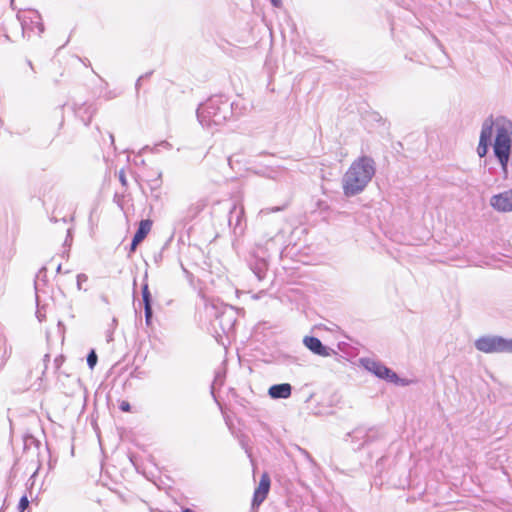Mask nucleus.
Returning <instances> with one entry per match:
<instances>
[{
	"label": "nucleus",
	"instance_id": "23",
	"mask_svg": "<svg viewBox=\"0 0 512 512\" xmlns=\"http://www.w3.org/2000/svg\"><path fill=\"white\" fill-rule=\"evenodd\" d=\"M120 410L123 412H130L131 405L127 401H122L119 406Z\"/></svg>",
	"mask_w": 512,
	"mask_h": 512
},
{
	"label": "nucleus",
	"instance_id": "20",
	"mask_svg": "<svg viewBox=\"0 0 512 512\" xmlns=\"http://www.w3.org/2000/svg\"><path fill=\"white\" fill-rule=\"evenodd\" d=\"M371 433H373L372 429L369 430L368 432H365V433H364V431H362L360 429H357V430L354 431V435H355L356 438H358L360 436L362 437V434H364L363 437H365V441H364L365 443H367V442L372 440L373 436L371 435Z\"/></svg>",
	"mask_w": 512,
	"mask_h": 512
},
{
	"label": "nucleus",
	"instance_id": "16",
	"mask_svg": "<svg viewBox=\"0 0 512 512\" xmlns=\"http://www.w3.org/2000/svg\"><path fill=\"white\" fill-rule=\"evenodd\" d=\"M152 222L150 220H141L133 239L134 242H142L151 230Z\"/></svg>",
	"mask_w": 512,
	"mask_h": 512
},
{
	"label": "nucleus",
	"instance_id": "9",
	"mask_svg": "<svg viewBox=\"0 0 512 512\" xmlns=\"http://www.w3.org/2000/svg\"><path fill=\"white\" fill-rule=\"evenodd\" d=\"M252 258L250 262V268L258 278V280L264 279L266 275V271L268 269V258L269 256L262 254L258 250H255L252 253Z\"/></svg>",
	"mask_w": 512,
	"mask_h": 512
},
{
	"label": "nucleus",
	"instance_id": "26",
	"mask_svg": "<svg viewBox=\"0 0 512 512\" xmlns=\"http://www.w3.org/2000/svg\"><path fill=\"white\" fill-rule=\"evenodd\" d=\"M36 317L40 322H42L45 319V314L38 308L36 311Z\"/></svg>",
	"mask_w": 512,
	"mask_h": 512
},
{
	"label": "nucleus",
	"instance_id": "7",
	"mask_svg": "<svg viewBox=\"0 0 512 512\" xmlns=\"http://www.w3.org/2000/svg\"><path fill=\"white\" fill-rule=\"evenodd\" d=\"M492 125H494V117L489 116L484 120L481 127L477 154L480 158L487 155L489 147L492 146Z\"/></svg>",
	"mask_w": 512,
	"mask_h": 512
},
{
	"label": "nucleus",
	"instance_id": "33",
	"mask_svg": "<svg viewBox=\"0 0 512 512\" xmlns=\"http://www.w3.org/2000/svg\"><path fill=\"white\" fill-rule=\"evenodd\" d=\"M204 207V204H199L197 205V211H199L200 209H202Z\"/></svg>",
	"mask_w": 512,
	"mask_h": 512
},
{
	"label": "nucleus",
	"instance_id": "22",
	"mask_svg": "<svg viewBox=\"0 0 512 512\" xmlns=\"http://www.w3.org/2000/svg\"><path fill=\"white\" fill-rule=\"evenodd\" d=\"M87 280H88L87 275L82 274V273L77 275V288H78V290L82 289L81 285L83 284V282H85Z\"/></svg>",
	"mask_w": 512,
	"mask_h": 512
},
{
	"label": "nucleus",
	"instance_id": "27",
	"mask_svg": "<svg viewBox=\"0 0 512 512\" xmlns=\"http://www.w3.org/2000/svg\"><path fill=\"white\" fill-rule=\"evenodd\" d=\"M139 244L140 242H134V239H132V242L130 244V252H134Z\"/></svg>",
	"mask_w": 512,
	"mask_h": 512
},
{
	"label": "nucleus",
	"instance_id": "18",
	"mask_svg": "<svg viewBox=\"0 0 512 512\" xmlns=\"http://www.w3.org/2000/svg\"><path fill=\"white\" fill-rule=\"evenodd\" d=\"M45 277H46V268L43 267L39 270L37 276H36V280H35V291H36V298L38 299V291H39V281H44L45 282Z\"/></svg>",
	"mask_w": 512,
	"mask_h": 512
},
{
	"label": "nucleus",
	"instance_id": "37",
	"mask_svg": "<svg viewBox=\"0 0 512 512\" xmlns=\"http://www.w3.org/2000/svg\"><path fill=\"white\" fill-rule=\"evenodd\" d=\"M161 177V172L158 174V178L155 181H158Z\"/></svg>",
	"mask_w": 512,
	"mask_h": 512
},
{
	"label": "nucleus",
	"instance_id": "14",
	"mask_svg": "<svg viewBox=\"0 0 512 512\" xmlns=\"http://www.w3.org/2000/svg\"><path fill=\"white\" fill-rule=\"evenodd\" d=\"M142 300L144 304L145 323L150 326L152 323L153 310H152V295L149 291L148 283L145 282L142 286Z\"/></svg>",
	"mask_w": 512,
	"mask_h": 512
},
{
	"label": "nucleus",
	"instance_id": "5",
	"mask_svg": "<svg viewBox=\"0 0 512 512\" xmlns=\"http://www.w3.org/2000/svg\"><path fill=\"white\" fill-rule=\"evenodd\" d=\"M475 348L486 354L512 353V339L498 335H484L474 342Z\"/></svg>",
	"mask_w": 512,
	"mask_h": 512
},
{
	"label": "nucleus",
	"instance_id": "3",
	"mask_svg": "<svg viewBox=\"0 0 512 512\" xmlns=\"http://www.w3.org/2000/svg\"><path fill=\"white\" fill-rule=\"evenodd\" d=\"M237 105L223 95H214L197 109V118L203 127L211 128L224 124L236 115Z\"/></svg>",
	"mask_w": 512,
	"mask_h": 512
},
{
	"label": "nucleus",
	"instance_id": "12",
	"mask_svg": "<svg viewBox=\"0 0 512 512\" xmlns=\"http://www.w3.org/2000/svg\"><path fill=\"white\" fill-rule=\"evenodd\" d=\"M270 478L267 474H263L257 489L254 492L252 506H260L266 499L270 489Z\"/></svg>",
	"mask_w": 512,
	"mask_h": 512
},
{
	"label": "nucleus",
	"instance_id": "28",
	"mask_svg": "<svg viewBox=\"0 0 512 512\" xmlns=\"http://www.w3.org/2000/svg\"><path fill=\"white\" fill-rule=\"evenodd\" d=\"M271 1V4L276 7V8H279L281 7L282 5V0H270Z\"/></svg>",
	"mask_w": 512,
	"mask_h": 512
},
{
	"label": "nucleus",
	"instance_id": "31",
	"mask_svg": "<svg viewBox=\"0 0 512 512\" xmlns=\"http://www.w3.org/2000/svg\"><path fill=\"white\" fill-rule=\"evenodd\" d=\"M43 361H44V363H45V364H46V362H48V361H49V355H48V354H46V355L44 356Z\"/></svg>",
	"mask_w": 512,
	"mask_h": 512
},
{
	"label": "nucleus",
	"instance_id": "11",
	"mask_svg": "<svg viewBox=\"0 0 512 512\" xmlns=\"http://www.w3.org/2000/svg\"><path fill=\"white\" fill-rule=\"evenodd\" d=\"M490 205L497 211H512V190H507L492 196Z\"/></svg>",
	"mask_w": 512,
	"mask_h": 512
},
{
	"label": "nucleus",
	"instance_id": "10",
	"mask_svg": "<svg viewBox=\"0 0 512 512\" xmlns=\"http://www.w3.org/2000/svg\"><path fill=\"white\" fill-rule=\"evenodd\" d=\"M303 343L312 353L322 357H329L336 353L334 349L323 345L320 339L314 336H305Z\"/></svg>",
	"mask_w": 512,
	"mask_h": 512
},
{
	"label": "nucleus",
	"instance_id": "24",
	"mask_svg": "<svg viewBox=\"0 0 512 512\" xmlns=\"http://www.w3.org/2000/svg\"><path fill=\"white\" fill-rule=\"evenodd\" d=\"M150 75V73H146L145 75H142L140 76L137 81H136V84H135V88H136V93L138 94L139 93V88L141 86V80L144 78V77H148Z\"/></svg>",
	"mask_w": 512,
	"mask_h": 512
},
{
	"label": "nucleus",
	"instance_id": "13",
	"mask_svg": "<svg viewBox=\"0 0 512 512\" xmlns=\"http://www.w3.org/2000/svg\"><path fill=\"white\" fill-rule=\"evenodd\" d=\"M244 219V208L237 207L234 205L229 213L228 223L229 226L233 228L235 234H242L244 231V227L242 226V221Z\"/></svg>",
	"mask_w": 512,
	"mask_h": 512
},
{
	"label": "nucleus",
	"instance_id": "30",
	"mask_svg": "<svg viewBox=\"0 0 512 512\" xmlns=\"http://www.w3.org/2000/svg\"><path fill=\"white\" fill-rule=\"evenodd\" d=\"M13 477H14V468H12L11 471H10L9 480L12 481Z\"/></svg>",
	"mask_w": 512,
	"mask_h": 512
},
{
	"label": "nucleus",
	"instance_id": "2",
	"mask_svg": "<svg viewBox=\"0 0 512 512\" xmlns=\"http://www.w3.org/2000/svg\"><path fill=\"white\" fill-rule=\"evenodd\" d=\"M494 134L493 155L506 179L509 175V166H512V122L503 116L494 118L492 136Z\"/></svg>",
	"mask_w": 512,
	"mask_h": 512
},
{
	"label": "nucleus",
	"instance_id": "17",
	"mask_svg": "<svg viewBox=\"0 0 512 512\" xmlns=\"http://www.w3.org/2000/svg\"><path fill=\"white\" fill-rule=\"evenodd\" d=\"M281 208L280 207H273V208H265V209H262L260 210L259 212V215H258V219L259 221L263 224V225H267L269 224L271 221L269 219V215L270 213L272 212H276V211H280Z\"/></svg>",
	"mask_w": 512,
	"mask_h": 512
},
{
	"label": "nucleus",
	"instance_id": "32",
	"mask_svg": "<svg viewBox=\"0 0 512 512\" xmlns=\"http://www.w3.org/2000/svg\"><path fill=\"white\" fill-rule=\"evenodd\" d=\"M61 268H62V265H61V264H58L56 271H57L58 273H60V272H61Z\"/></svg>",
	"mask_w": 512,
	"mask_h": 512
},
{
	"label": "nucleus",
	"instance_id": "15",
	"mask_svg": "<svg viewBox=\"0 0 512 512\" xmlns=\"http://www.w3.org/2000/svg\"><path fill=\"white\" fill-rule=\"evenodd\" d=\"M291 393L292 386L289 383L274 384L268 389V395L272 399H287Z\"/></svg>",
	"mask_w": 512,
	"mask_h": 512
},
{
	"label": "nucleus",
	"instance_id": "36",
	"mask_svg": "<svg viewBox=\"0 0 512 512\" xmlns=\"http://www.w3.org/2000/svg\"><path fill=\"white\" fill-rule=\"evenodd\" d=\"M304 453H305V455H306V457H307L308 459H311V457H310L309 453H307L306 451H304Z\"/></svg>",
	"mask_w": 512,
	"mask_h": 512
},
{
	"label": "nucleus",
	"instance_id": "21",
	"mask_svg": "<svg viewBox=\"0 0 512 512\" xmlns=\"http://www.w3.org/2000/svg\"><path fill=\"white\" fill-rule=\"evenodd\" d=\"M29 506V500L26 495H23L20 498L19 504H18V510L19 512H24Z\"/></svg>",
	"mask_w": 512,
	"mask_h": 512
},
{
	"label": "nucleus",
	"instance_id": "19",
	"mask_svg": "<svg viewBox=\"0 0 512 512\" xmlns=\"http://www.w3.org/2000/svg\"><path fill=\"white\" fill-rule=\"evenodd\" d=\"M98 361L97 354L94 350H91L87 355V365L90 369H93Z\"/></svg>",
	"mask_w": 512,
	"mask_h": 512
},
{
	"label": "nucleus",
	"instance_id": "4",
	"mask_svg": "<svg viewBox=\"0 0 512 512\" xmlns=\"http://www.w3.org/2000/svg\"><path fill=\"white\" fill-rule=\"evenodd\" d=\"M274 226L271 231H262L261 236L256 242V250L270 257L272 253L281 250L282 246V227L279 221H272Z\"/></svg>",
	"mask_w": 512,
	"mask_h": 512
},
{
	"label": "nucleus",
	"instance_id": "35",
	"mask_svg": "<svg viewBox=\"0 0 512 512\" xmlns=\"http://www.w3.org/2000/svg\"><path fill=\"white\" fill-rule=\"evenodd\" d=\"M67 233H68L67 237H70V229L67 230ZM67 241H68V238H66V242Z\"/></svg>",
	"mask_w": 512,
	"mask_h": 512
},
{
	"label": "nucleus",
	"instance_id": "34",
	"mask_svg": "<svg viewBox=\"0 0 512 512\" xmlns=\"http://www.w3.org/2000/svg\"><path fill=\"white\" fill-rule=\"evenodd\" d=\"M183 512H194V511H193L192 509H190V508H185V509L183 510Z\"/></svg>",
	"mask_w": 512,
	"mask_h": 512
},
{
	"label": "nucleus",
	"instance_id": "8",
	"mask_svg": "<svg viewBox=\"0 0 512 512\" xmlns=\"http://www.w3.org/2000/svg\"><path fill=\"white\" fill-rule=\"evenodd\" d=\"M22 35L30 38L31 32H36L41 35L44 31V25L41 22V17L37 12H32L29 18V22L26 19L20 21Z\"/></svg>",
	"mask_w": 512,
	"mask_h": 512
},
{
	"label": "nucleus",
	"instance_id": "1",
	"mask_svg": "<svg viewBox=\"0 0 512 512\" xmlns=\"http://www.w3.org/2000/svg\"><path fill=\"white\" fill-rule=\"evenodd\" d=\"M376 173V163L370 156L355 159L342 177L343 194L353 197L365 190Z\"/></svg>",
	"mask_w": 512,
	"mask_h": 512
},
{
	"label": "nucleus",
	"instance_id": "29",
	"mask_svg": "<svg viewBox=\"0 0 512 512\" xmlns=\"http://www.w3.org/2000/svg\"><path fill=\"white\" fill-rule=\"evenodd\" d=\"M109 138H110V141H111V145H114V136L112 133H109Z\"/></svg>",
	"mask_w": 512,
	"mask_h": 512
},
{
	"label": "nucleus",
	"instance_id": "6",
	"mask_svg": "<svg viewBox=\"0 0 512 512\" xmlns=\"http://www.w3.org/2000/svg\"><path fill=\"white\" fill-rule=\"evenodd\" d=\"M362 366L376 377L384 379L388 382L397 384L400 381L399 376L390 368L379 361L371 358H362L360 360Z\"/></svg>",
	"mask_w": 512,
	"mask_h": 512
},
{
	"label": "nucleus",
	"instance_id": "25",
	"mask_svg": "<svg viewBox=\"0 0 512 512\" xmlns=\"http://www.w3.org/2000/svg\"><path fill=\"white\" fill-rule=\"evenodd\" d=\"M119 181L121 182V184L123 186H126L127 185V179H126V175H125V172L124 170H121L119 172Z\"/></svg>",
	"mask_w": 512,
	"mask_h": 512
}]
</instances>
